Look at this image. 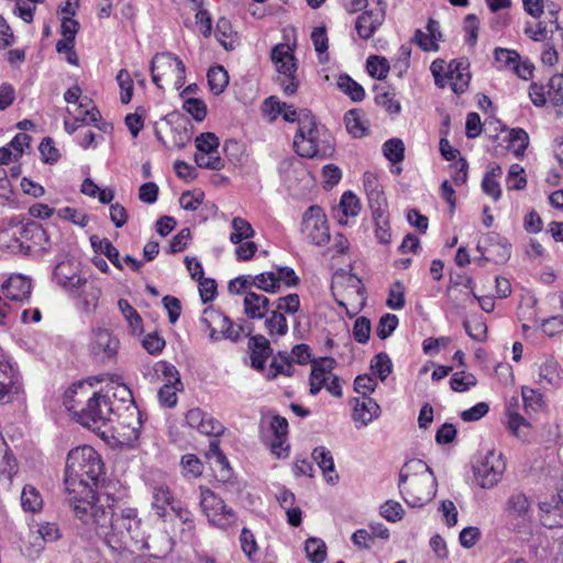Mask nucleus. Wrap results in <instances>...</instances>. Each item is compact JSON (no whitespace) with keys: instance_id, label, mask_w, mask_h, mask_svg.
Wrapping results in <instances>:
<instances>
[{"instance_id":"f257e3e1","label":"nucleus","mask_w":563,"mask_h":563,"mask_svg":"<svg viewBox=\"0 0 563 563\" xmlns=\"http://www.w3.org/2000/svg\"><path fill=\"white\" fill-rule=\"evenodd\" d=\"M113 501L114 499L110 495H104L97 499L91 509L79 506L77 507V518L108 542L142 541V521L139 518L137 509L123 507L115 511Z\"/></svg>"},{"instance_id":"f03ea898","label":"nucleus","mask_w":563,"mask_h":563,"mask_svg":"<svg viewBox=\"0 0 563 563\" xmlns=\"http://www.w3.org/2000/svg\"><path fill=\"white\" fill-rule=\"evenodd\" d=\"M102 473L101 456L92 446H78L67 454L65 487L76 517H78L77 507L91 509L97 499L104 496L97 495L95 490Z\"/></svg>"},{"instance_id":"7ed1b4c3","label":"nucleus","mask_w":563,"mask_h":563,"mask_svg":"<svg viewBox=\"0 0 563 563\" xmlns=\"http://www.w3.org/2000/svg\"><path fill=\"white\" fill-rule=\"evenodd\" d=\"M85 396V387L81 384L74 385L65 393V406L69 411L78 416V421L86 428L100 430L113 416L121 418L120 407L109 401L102 388L93 391L87 399L86 405L79 408L81 397Z\"/></svg>"},{"instance_id":"20e7f679","label":"nucleus","mask_w":563,"mask_h":563,"mask_svg":"<svg viewBox=\"0 0 563 563\" xmlns=\"http://www.w3.org/2000/svg\"><path fill=\"white\" fill-rule=\"evenodd\" d=\"M398 488L408 506L422 507L434 498L437 479L426 462L413 459L401 467Z\"/></svg>"},{"instance_id":"39448f33","label":"nucleus","mask_w":563,"mask_h":563,"mask_svg":"<svg viewBox=\"0 0 563 563\" xmlns=\"http://www.w3.org/2000/svg\"><path fill=\"white\" fill-rule=\"evenodd\" d=\"M503 516L507 528L521 539L532 533L533 508L531 498L520 490L512 492L506 499Z\"/></svg>"},{"instance_id":"423d86ee","label":"nucleus","mask_w":563,"mask_h":563,"mask_svg":"<svg viewBox=\"0 0 563 563\" xmlns=\"http://www.w3.org/2000/svg\"><path fill=\"white\" fill-rule=\"evenodd\" d=\"M294 147L300 156L308 158H324L333 151L330 141L321 139V132L311 112H305L300 119V128L295 135Z\"/></svg>"},{"instance_id":"0eeeda50","label":"nucleus","mask_w":563,"mask_h":563,"mask_svg":"<svg viewBox=\"0 0 563 563\" xmlns=\"http://www.w3.org/2000/svg\"><path fill=\"white\" fill-rule=\"evenodd\" d=\"M430 71L439 88L450 86L457 95L465 92L468 88L471 73L470 63L465 58L453 59L449 64L438 58L431 63Z\"/></svg>"},{"instance_id":"6e6552de","label":"nucleus","mask_w":563,"mask_h":563,"mask_svg":"<svg viewBox=\"0 0 563 563\" xmlns=\"http://www.w3.org/2000/svg\"><path fill=\"white\" fill-rule=\"evenodd\" d=\"M332 291L339 306L346 314H357L366 303V291L362 280L353 274H336L332 282Z\"/></svg>"},{"instance_id":"1a4fd4ad","label":"nucleus","mask_w":563,"mask_h":563,"mask_svg":"<svg viewBox=\"0 0 563 563\" xmlns=\"http://www.w3.org/2000/svg\"><path fill=\"white\" fill-rule=\"evenodd\" d=\"M186 67L176 55L164 52L153 56L151 62L152 81L159 89L172 85L176 90L185 85Z\"/></svg>"},{"instance_id":"9d476101","label":"nucleus","mask_w":563,"mask_h":563,"mask_svg":"<svg viewBox=\"0 0 563 563\" xmlns=\"http://www.w3.org/2000/svg\"><path fill=\"white\" fill-rule=\"evenodd\" d=\"M103 397H107L109 401L115 402L120 407V411L124 410L129 413L131 421L123 419L121 424L128 427L131 432L128 435L129 439H137L140 435V429L142 421L140 419V411L134 404L132 391L130 388L119 382L118 379H110L103 387ZM122 415V412H120Z\"/></svg>"},{"instance_id":"9b49d317","label":"nucleus","mask_w":563,"mask_h":563,"mask_svg":"<svg viewBox=\"0 0 563 563\" xmlns=\"http://www.w3.org/2000/svg\"><path fill=\"white\" fill-rule=\"evenodd\" d=\"M151 383H162L158 390V400L162 406L172 408L177 404V393L181 390L183 384L177 368L165 361L156 362L148 373L144 374Z\"/></svg>"},{"instance_id":"f8f14e48","label":"nucleus","mask_w":563,"mask_h":563,"mask_svg":"<svg viewBox=\"0 0 563 563\" xmlns=\"http://www.w3.org/2000/svg\"><path fill=\"white\" fill-rule=\"evenodd\" d=\"M199 506L208 522L218 529L227 530L236 523L235 511L206 486L199 487Z\"/></svg>"},{"instance_id":"ddd939ff","label":"nucleus","mask_w":563,"mask_h":563,"mask_svg":"<svg viewBox=\"0 0 563 563\" xmlns=\"http://www.w3.org/2000/svg\"><path fill=\"white\" fill-rule=\"evenodd\" d=\"M506 471L504 454L495 448L478 453L474 464L473 473L476 483L485 489L495 487Z\"/></svg>"},{"instance_id":"4468645a","label":"nucleus","mask_w":563,"mask_h":563,"mask_svg":"<svg viewBox=\"0 0 563 563\" xmlns=\"http://www.w3.org/2000/svg\"><path fill=\"white\" fill-rule=\"evenodd\" d=\"M271 59L280 78V86L285 95L292 96L299 87L297 75L298 62L294 48L286 43H279L272 48Z\"/></svg>"},{"instance_id":"2eb2a0df","label":"nucleus","mask_w":563,"mask_h":563,"mask_svg":"<svg viewBox=\"0 0 563 563\" xmlns=\"http://www.w3.org/2000/svg\"><path fill=\"white\" fill-rule=\"evenodd\" d=\"M32 280L22 274H11L1 284L0 295V327H8L9 306L8 301L16 303H25L32 294Z\"/></svg>"},{"instance_id":"dca6fc26","label":"nucleus","mask_w":563,"mask_h":563,"mask_svg":"<svg viewBox=\"0 0 563 563\" xmlns=\"http://www.w3.org/2000/svg\"><path fill=\"white\" fill-rule=\"evenodd\" d=\"M200 323L212 342L222 340L235 342L241 338L243 331L242 327H235L229 317L211 307L203 310Z\"/></svg>"},{"instance_id":"f3484780","label":"nucleus","mask_w":563,"mask_h":563,"mask_svg":"<svg viewBox=\"0 0 563 563\" xmlns=\"http://www.w3.org/2000/svg\"><path fill=\"white\" fill-rule=\"evenodd\" d=\"M300 233L305 241L324 246L330 241V229L324 211L319 206H310L302 214Z\"/></svg>"},{"instance_id":"a211bd4d","label":"nucleus","mask_w":563,"mask_h":563,"mask_svg":"<svg viewBox=\"0 0 563 563\" xmlns=\"http://www.w3.org/2000/svg\"><path fill=\"white\" fill-rule=\"evenodd\" d=\"M333 358H321L312 363L309 377V391L311 395H317L322 388H324L334 397L342 396L340 379L335 374H333Z\"/></svg>"},{"instance_id":"6ab92c4d","label":"nucleus","mask_w":563,"mask_h":563,"mask_svg":"<svg viewBox=\"0 0 563 563\" xmlns=\"http://www.w3.org/2000/svg\"><path fill=\"white\" fill-rule=\"evenodd\" d=\"M534 383L543 389H556L563 385V367L552 354H542L533 365Z\"/></svg>"},{"instance_id":"aec40b11","label":"nucleus","mask_w":563,"mask_h":563,"mask_svg":"<svg viewBox=\"0 0 563 563\" xmlns=\"http://www.w3.org/2000/svg\"><path fill=\"white\" fill-rule=\"evenodd\" d=\"M195 144L197 148L195 162L199 167L218 170L224 166L219 155L220 141L214 133H201L196 137Z\"/></svg>"},{"instance_id":"412c9836","label":"nucleus","mask_w":563,"mask_h":563,"mask_svg":"<svg viewBox=\"0 0 563 563\" xmlns=\"http://www.w3.org/2000/svg\"><path fill=\"white\" fill-rule=\"evenodd\" d=\"M119 344L118 338L109 329L97 327L91 330L88 350L95 360L104 362L117 355Z\"/></svg>"},{"instance_id":"4be33fe9","label":"nucleus","mask_w":563,"mask_h":563,"mask_svg":"<svg viewBox=\"0 0 563 563\" xmlns=\"http://www.w3.org/2000/svg\"><path fill=\"white\" fill-rule=\"evenodd\" d=\"M477 250L482 253L485 261H493L495 263H505L510 257L511 247L505 238L499 234L490 232L484 240H482Z\"/></svg>"},{"instance_id":"5701e85b","label":"nucleus","mask_w":563,"mask_h":563,"mask_svg":"<svg viewBox=\"0 0 563 563\" xmlns=\"http://www.w3.org/2000/svg\"><path fill=\"white\" fill-rule=\"evenodd\" d=\"M27 229V223H10L7 228L0 231V246L7 249L11 253H29L32 251V245L24 231Z\"/></svg>"},{"instance_id":"b1692460","label":"nucleus","mask_w":563,"mask_h":563,"mask_svg":"<svg viewBox=\"0 0 563 563\" xmlns=\"http://www.w3.org/2000/svg\"><path fill=\"white\" fill-rule=\"evenodd\" d=\"M539 520L545 528L563 527V495H552L538 504Z\"/></svg>"},{"instance_id":"393cba45","label":"nucleus","mask_w":563,"mask_h":563,"mask_svg":"<svg viewBox=\"0 0 563 563\" xmlns=\"http://www.w3.org/2000/svg\"><path fill=\"white\" fill-rule=\"evenodd\" d=\"M18 373L11 358L0 347V404L10 402L18 391Z\"/></svg>"},{"instance_id":"a878e982","label":"nucleus","mask_w":563,"mask_h":563,"mask_svg":"<svg viewBox=\"0 0 563 563\" xmlns=\"http://www.w3.org/2000/svg\"><path fill=\"white\" fill-rule=\"evenodd\" d=\"M386 4L376 0V7L361 14L355 24L360 37L368 40L383 24L385 20Z\"/></svg>"},{"instance_id":"bb28decb","label":"nucleus","mask_w":563,"mask_h":563,"mask_svg":"<svg viewBox=\"0 0 563 563\" xmlns=\"http://www.w3.org/2000/svg\"><path fill=\"white\" fill-rule=\"evenodd\" d=\"M380 407L375 399L371 397H361L354 399L352 410V420L357 429L368 426L380 416Z\"/></svg>"},{"instance_id":"cd10ccee","label":"nucleus","mask_w":563,"mask_h":563,"mask_svg":"<svg viewBox=\"0 0 563 563\" xmlns=\"http://www.w3.org/2000/svg\"><path fill=\"white\" fill-rule=\"evenodd\" d=\"M187 424L206 435H218L222 431V424L206 413L200 408H192L186 415Z\"/></svg>"},{"instance_id":"c85d7f7f","label":"nucleus","mask_w":563,"mask_h":563,"mask_svg":"<svg viewBox=\"0 0 563 563\" xmlns=\"http://www.w3.org/2000/svg\"><path fill=\"white\" fill-rule=\"evenodd\" d=\"M152 501L151 507L155 515L165 519L168 510H173L177 504L170 488L165 484H157L152 487Z\"/></svg>"},{"instance_id":"c756f323","label":"nucleus","mask_w":563,"mask_h":563,"mask_svg":"<svg viewBox=\"0 0 563 563\" xmlns=\"http://www.w3.org/2000/svg\"><path fill=\"white\" fill-rule=\"evenodd\" d=\"M442 41V33L438 21L430 19L426 30H417L413 42L424 52H437L439 42Z\"/></svg>"},{"instance_id":"7c9ffc66","label":"nucleus","mask_w":563,"mask_h":563,"mask_svg":"<svg viewBox=\"0 0 563 563\" xmlns=\"http://www.w3.org/2000/svg\"><path fill=\"white\" fill-rule=\"evenodd\" d=\"M54 279L59 286L70 292L79 290L81 282L84 280V278L77 274V267L70 262H62L56 265Z\"/></svg>"},{"instance_id":"2f4dec72","label":"nucleus","mask_w":563,"mask_h":563,"mask_svg":"<svg viewBox=\"0 0 563 563\" xmlns=\"http://www.w3.org/2000/svg\"><path fill=\"white\" fill-rule=\"evenodd\" d=\"M82 90L78 85H75L66 90L64 100L70 106L69 108L77 107V110L85 109L86 120L98 121L100 117L99 110L92 104V101L87 97H81Z\"/></svg>"},{"instance_id":"473e14b6","label":"nucleus","mask_w":563,"mask_h":563,"mask_svg":"<svg viewBox=\"0 0 563 563\" xmlns=\"http://www.w3.org/2000/svg\"><path fill=\"white\" fill-rule=\"evenodd\" d=\"M311 457L322 471L325 482L335 485L339 482V475L335 472L334 460L331 452L325 446H317L312 451Z\"/></svg>"},{"instance_id":"72a5a7b5","label":"nucleus","mask_w":563,"mask_h":563,"mask_svg":"<svg viewBox=\"0 0 563 563\" xmlns=\"http://www.w3.org/2000/svg\"><path fill=\"white\" fill-rule=\"evenodd\" d=\"M244 313L249 319L261 320L269 310V300L266 296L247 291L243 299Z\"/></svg>"},{"instance_id":"f704fd0d","label":"nucleus","mask_w":563,"mask_h":563,"mask_svg":"<svg viewBox=\"0 0 563 563\" xmlns=\"http://www.w3.org/2000/svg\"><path fill=\"white\" fill-rule=\"evenodd\" d=\"M250 358L252 367L263 369L264 364L272 354L268 340L264 335H255L250 339Z\"/></svg>"},{"instance_id":"c9c22d12","label":"nucleus","mask_w":563,"mask_h":563,"mask_svg":"<svg viewBox=\"0 0 563 563\" xmlns=\"http://www.w3.org/2000/svg\"><path fill=\"white\" fill-rule=\"evenodd\" d=\"M507 427L509 431L520 441H530L532 437V428L530 422L525 419L518 411L509 407Z\"/></svg>"},{"instance_id":"e433bc0d","label":"nucleus","mask_w":563,"mask_h":563,"mask_svg":"<svg viewBox=\"0 0 563 563\" xmlns=\"http://www.w3.org/2000/svg\"><path fill=\"white\" fill-rule=\"evenodd\" d=\"M71 294L81 299L84 309L89 312L97 308L99 298L101 296V289L84 279L79 290Z\"/></svg>"},{"instance_id":"4c0bfd02","label":"nucleus","mask_w":563,"mask_h":563,"mask_svg":"<svg viewBox=\"0 0 563 563\" xmlns=\"http://www.w3.org/2000/svg\"><path fill=\"white\" fill-rule=\"evenodd\" d=\"M339 211L342 212V217L338 218V222L341 225L347 224L349 217H356L361 211L360 199L352 191H346L342 195Z\"/></svg>"},{"instance_id":"58836bf2","label":"nucleus","mask_w":563,"mask_h":563,"mask_svg":"<svg viewBox=\"0 0 563 563\" xmlns=\"http://www.w3.org/2000/svg\"><path fill=\"white\" fill-rule=\"evenodd\" d=\"M216 37L218 42L227 49L231 51L236 46L238 35L233 31L230 21L225 18H221L217 22Z\"/></svg>"},{"instance_id":"ea45409f","label":"nucleus","mask_w":563,"mask_h":563,"mask_svg":"<svg viewBox=\"0 0 563 563\" xmlns=\"http://www.w3.org/2000/svg\"><path fill=\"white\" fill-rule=\"evenodd\" d=\"M21 506L25 512L35 514L43 508V498L37 488L25 485L21 492Z\"/></svg>"},{"instance_id":"a19ab883","label":"nucleus","mask_w":563,"mask_h":563,"mask_svg":"<svg viewBox=\"0 0 563 563\" xmlns=\"http://www.w3.org/2000/svg\"><path fill=\"white\" fill-rule=\"evenodd\" d=\"M118 308L133 334L140 335L143 332V320L140 313L125 299L118 301Z\"/></svg>"},{"instance_id":"79ce46f5","label":"nucleus","mask_w":563,"mask_h":563,"mask_svg":"<svg viewBox=\"0 0 563 563\" xmlns=\"http://www.w3.org/2000/svg\"><path fill=\"white\" fill-rule=\"evenodd\" d=\"M90 242L96 252L107 256L119 269L123 268L118 249L108 239H100L93 235Z\"/></svg>"},{"instance_id":"37998d69","label":"nucleus","mask_w":563,"mask_h":563,"mask_svg":"<svg viewBox=\"0 0 563 563\" xmlns=\"http://www.w3.org/2000/svg\"><path fill=\"white\" fill-rule=\"evenodd\" d=\"M15 459L9 450L3 437L0 434V477L11 483V478L15 473Z\"/></svg>"},{"instance_id":"c03bdc74","label":"nucleus","mask_w":563,"mask_h":563,"mask_svg":"<svg viewBox=\"0 0 563 563\" xmlns=\"http://www.w3.org/2000/svg\"><path fill=\"white\" fill-rule=\"evenodd\" d=\"M232 232L230 234V241L233 244H240L245 240H250L254 236L255 231L251 223L243 218L235 217L231 222Z\"/></svg>"},{"instance_id":"a18cd8bd","label":"nucleus","mask_w":563,"mask_h":563,"mask_svg":"<svg viewBox=\"0 0 563 563\" xmlns=\"http://www.w3.org/2000/svg\"><path fill=\"white\" fill-rule=\"evenodd\" d=\"M208 84L214 95L223 92L229 84L228 71L222 66H213L208 71Z\"/></svg>"},{"instance_id":"49530a36","label":"nucleus","mask_w":563,"mask_h":563,"mask_svg":"<svg viewBox=\"0 0 563 563\" xmlns=\"http://www.w3.org/2000/svg\"><path fill=\"white\" fill-rule=\"evenodd\" d=\"M521 396L527 412H538L545 405L543 395L531 387L522 386Z\"/></svg>"},{"instance_id":"de8ad7c7","label":"nucleus","mask_w":563,"mask_h":563,"mask_svg":"<svg viewBox=\"0 0 563 563\" xmlns=\"http://www.w3.org/2000/svg\"><path fill=\"white\" fill-rule=\"evenodd\" d=\"M338 88L347 95L353 101H362L365 97L363 87L347 75L338 78Z\"/></svg>"},{"instance_id":"09e8293b","label":"nucleus","mask_w":563,"mask_h":563,"mask_svg":"<svg viewBox=\"0 0 563 563\" xmlns=\"http://www.w3.org/2000/svg\"><path fill=\"white\" fill-rule=\"evenodd\" d=\"M366 69L373 78L383 80L387 77L390 66L385 57L372 55L366 60Z\"/></svg>"},{"instance_id":"8fccbe9b","label":"nucleus","mask_w":563,"mask_h":563,"mask_svg":"<svg viewBox=\"0 0 563 563\" xmlns=\"http://www.w3.org/2000/svg\"><path fill=\"white\" fill-rule=\"evenodd\" d=\"M344 122L346 130L354 137H362L367 132V126L365 125L361 113L356 110H351L346 112L344 117Z\"/></svg>"},{"instance_id":"3c124183","label":"nucleus","mask_w":563,"mask_h":563,"mask_svg":"<svg viewBox=\"0 0 563 563\" xmlns=\"http://www.w3.org/2000/svg\"><path fill=\"white\" fill-rule=\"evenodd\" d=\"M305 550L307 558L312 563H322L327 556L325 543L318 538H310L306 541Z\"/></svg>"},{"instance_id":"603ef678","label":"nucleus","mask_w":563,"mask_h":563,"mask_svg":"<svg viewBox=\"0 0 563 563\" xmlns=\"http://www.w3.org/2000/svg\"><path fill=\"white\" fill-rule=\"evenodd\" d=\"M265 325L271 336H282L288 331V324L285 316L276 310L266 319Z\"/></svg>"},{"instance_id":"864d4df0","label":"nucleus","mask_w":563,"mask_h":563,"mask_svg":"<svg viewBox=\"0 0 563 563\" xmlns=\"http://www.w3.org/2000/svg\"><path fill=\"white\" fill-rule=\"evenodd\" d=\"M476 384L475 375L465 371L454 373L450 379L451 388L456 393H464Z\"/></svg>"},{"instance_id":"5fc2aeb1","label":"nucleus","mask_w":563,"mask_h":563,"mask_svg":"<svg viewBox=\"0 0 563 563\" xmlns=\"http://www.w3.org/2000/svg\"><path fill=\"white\" fill-rule=\"evenodd\" d=\"M547 96L549 102L553 106L563 104V75H553L547 86Z\"/></svg>"},{"instance_id":"6e6d98bb","label":"nucleus","mask_w":563,"mask_h":563,"mask_svg":"<svg viewBox=\"0 0 563 563\" xmlns=\"http://www.w3.org/2000/svg\"><path fill=\"white\" fill-rule=\"evenodd\" d=\"M509 143L514 154L520 157L525 154L529 145V135L523 129H512L509 132Z\"/></svg>"},{"instance_id":"4d7b16f0","label":"nucleus","mask_w":563,"mask_h":563,"mask_svg":"<svg viewBox=\"0 0 563 563\" xmlns=\"http://www.w3.org/2000/svg\"><path fill=\"white\" fill-rule=\"evenodd\" d=\"M527 179L525 169L519 164H512L509 167L507 177H506V186L510 190H521L526 187Z\"/></svg>"},{"instance_id":"13d9d810","label":"nucleus","mask_w":563,"mask_h":563,"mask_svg":"<svg viewBox=\"0 0 563 563\" xmlns=\"http://www.w3.org/2000/svg\"><path fill=\"white\" fill-rule=\"evenodd\" d=\"M251 282L254 287L265 292L274 294L279 290L273 271L254 275Z\"/></svg>"},{"instance_id":"bf43d9fd","label":"nucleus","mask_w":563,"mask_h":563,"mask_svg":"<svg viewBox=\"0 0 563 563\" xmlns=\"http://www.w3.org/2000/svg\"><path fill=\"white\" fill-rule=\"evenodd\" d=\"M375 221V236L382 244H388L390 242V227L388 213L373 214Z\"/></svg>"},{"instance_id":"052dcab7","label":"nucleus","mask_w":563,"mask_h":563,"mask_svg":"<svg viewBox=\"0 0 563 563\" xmlns=\"http://www.w3.org/2000/svg\"><path fill=\"white\" fill-rule=\"evenodd\" d=\"M24 232L26 234L25 239H29V243L32 245V249L38 246L42 250H46V232L40 224L30 222L27 223V229Z\"/></svg>"},{"instance_id":"680f3d73","label":"nucleus","mask_w":563,"mask_h":563,"mask_svg":"<svg viewBox=\"0 0 563 563\" xmlns=\"http://www.w3.org/2000/svg\"><path fill=\"white\" fill-rule=\"evenodd\" d=\"M183 475L185 477H199L203 472L202 462L194 454H186L180 461Z\"/></svg>"},{"instance_id":"e2e57ef3","label":"nucleus","mask_w":563,"mask_h":563,"mask_svg":"<svg viewBox=\"0 0 563 563\" xmlns=\"http://www.w3.org/2000/svg\"><path fill=\"white\" fill-rule=\"evenodd\" d=\"M393 363L386 353L377 354L371 364V369L374 375L379 377L380 380H385L391 373Z\"/></svg>"},{"instance_id":"0e129e2a","label":"nucleus","mask_w":563,"mask_h":563,"mask_svg":"<svg viewBox=\"0 0 563 563\" xmlns=\"http://www.w3.org/2000/svg\"><path fill=\"white\" fill-rule=\"evenodd\" d=\"M385 157L391 163H400L404 159L405 146L401 140L390 139L383 145Z\"/></svg>"},{"instance_id":"69168bd1","label":"nucleus","mask_w":563,"mask_h":563,"mask_svg":"<svg viewBox=\"0 0 563 563\" xmlns=\"http://www.w3.org/2000/svg\"><path fill=\"white\" fill-rule=\"evenodd\" d=\"M240 543L243 553L250 561H256L258 547L254 534L247 528H243L240 534Z\"/></svg>"},{"instance_id":"338daca9","label":"nucleus","mask_w":563,"mask_h":563,"mask_svg":"<svg viewBox=\"0 0 563 563\" xmlns=\"http://www.w3.org/2000/svg\"><path fill=\"white\" fill-rule=\"evenodd\" d=\"M285 102H282L277 97L271 96L266 98L261 107L262 113L264 118L268 122H274L279 115H282V110Z\"/></svg>"},{"instance_id":"774afa93","label":"nucleus","mask_w":563,"mask_h":563,"mask_svg":"<svg viewBox=\"0 0 563 563\" xmlns=\"http://www.w3.org/2000/svg\"><path fill=\"white\" fill-rule=\"evenodd\" d=\"M494 56L498 68L509 70H512L515 63L519 58V54L516 51L501 47L495 49Z\"/></svg>"}]
</instances>
